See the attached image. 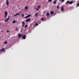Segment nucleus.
<instances>
[{
    "mask_svg": "<svg viewBox=\"0 0 79 79\" xmlns=\"http://www.w3.org/2000/svg\"><path fill=\"white\" fill-rule=\"evenodd\" d=\"M23 25H22V27H23L24 26V24H25V23L24 22H23L22 23Z\"/></svg>",
    "mask_w": 79,
    "mask_h": 79,
    "instance_id": "nucleus-10",
    "label": "nucleus"
},
{
    "mask_svg": "<svg viewBox=\"0 0 79 79\" xmlns=\"http://www.w3.org/2000/svg\"><path fill=\"white\" fill-rule=\"evenodd\" d=\"M44 18H41V20L42 21H44Z\"/></svg>",
    "mask_w": 79,
    "mask_h": 79,
    "instance_id": "nucleus-23",
    "label": "nucleus"
},
{
    "mask_svg": "<svg viewBox=\"0 0 79 79\" xmlns=\"http://www.w3.org/2000/svg\"><path fill=\"white\" fill-rule=\"evenodd\" d=\"M26 35H23V36L22 39H26Z\"/></svg>",
    "mask_w": 79,
    "mask_h": 79,
    "instance_id": "nucleus-4",
    "label": "nucleus"
},
{
    "mask_svg": "<svg viewBox=\"0 0 79 79\" xmlns=\"http://www.w3.org/2000/svg\"><path fill=\"white\" fill-rule=\"evenodd\" d=\"M63 10H64V8H63V6H62L61 8V11H63Z\"/></svg>",
    "mask_w": 79,
    "mask_h": 79,
    "instance_id": "nucleus-15",
    "label": "nucleus"
},
{
    "mask_svg": "<svg viewBox=\"0 0 79 79\" xmlns=\"http://www.w3.org/2000/svg\"><path fill=\"white\" fill-rule=\"evenodd\" d=\"M57 8H59V6H57Z\"/></svg>",
    "mask_w": 79,
    "mask_h": 79,
    "instance_id": "nucleus-27",
    "label": "nucleus"
},
{
    "mask_svg": "<svg viewBox=\"0 0 79 79\" xmlns=\"http://www.w3.org/2000/svg\"><path fill=\"white\" fill-rule=\"evenodd\" d=\"M19 13H18L17 14H15V15H14L13 16V17H14L15 16H16L18 15H19Z\"/></svg>",
    "mask_w": 79,
    "mask_h": 79,
    "instance_id": "nucleus-11",
    "label": "nucleus"
},
{
    "mask_svg": "<svg viewBox=\"0 0 79 79\" xmlns=\"http://www.w3.org/2000/svg\"><path fill=\"white\" fill-rule=\"evenodd\" d=\"M37 15H38V13H35V17H37Z\"/></svg>",
    "mask_w": 79,
    "mask_h": 79,
    "instance_id": "nucleus-14",
    "label": "nucleus"
},
{
    "mask_svg": "<svg viewBox=\"0 0 79 79\" xmlns=\"http://www.w3.org/2000/svg\"><path fill=\"white\" fill-rule=\"evenodd\" d=\"M31 21V19H29L26 20V22H28L29 21Z\"/></svg>",
    "mask_w": 79,
    "mask_h": 79,
    "instance_id": "nucleus-5",
    "label": "nucleus"
},
{
    "mask_svg": "<svg viewBox=\"0 0 79 79\" xmlns=\"http://www.w3.org/2000/svg\"><path fill=\"white\" fill-rule=\"evenodd\" d=\"M18 35L19 38H20V37H21V35L20 33L19 34H18Z\"/></svg>",
    "mask_w": 79,
    "mask_h": 79,
    "instance_id": "nucleus-8",
    "label": "nucleus"
},
{
    "mask_svg": "<svg viewBox=\"0 0 79 79\" xmlns=\"http://www.w3.org/2000/svg\"><path fill=\"white\" fill-rule=\"evenodd\" d=\"M36 10H39V9H38V8H37L36 9Z\"/></svg>",
    "mask_w": 79,
    "mask_h": 79,
    "instance_id": "nucleus-30",
    "label": "nucleus"
},
{
    "mask_svg": "<svg viewBox=\"0 0 79 79\" xmlns=\"http://www.w3.org/2000/svg\"><path fill=\"white\" fill-rule=\"evenodd\" d=\"M73 3V2L72 1H71V2H69V1H68L65 4L66 5H67V4H68V3H69V4H72Z\"/></svg>",
    "mask_w": 79,
    "mask_h": 79,
    "instance_id": "nucleus-1",
    "label": "nucleus"
},
{
    "mask_svg": "<svg viewBox=\"0 0 79 79\" xmlns=\"http://www.w3.org/2000/svg\"><path fill=\"white\" fill-rule=\"evenodd\" d=\"M7 32L8 33L9 32V31H7Z\"/></svg>",
    "mask_w": 79,
    "mask_h": 79,
    "instance_id": "nucleus-29",
    "label": "nucleus"
},
{
    "mask_svg": "<svg viewBox=\"0 0 79 79\" xmlns=\"http://www.w3.org/2000/svg\"><path fill=\"white\" fill-rule=\"evenodd\" d=\"M28 27V26L27 25H26L25 26V28H26L27 27Z\"/></svg>",
    "mask_w": 79,
    "mask_h": 79,
    "instance_id": "nucleus-19",
    "label": "nucleus"
},
{
    "mask_svg": "<svg viewBox=\"0 0 79 79\" xmlns=\"http://www.w3.org/2000/svg\"><path fill=\"white\" fill-rule=\"evenodd\" d=\"M22 30H23V29L21 28V31H22Z\"/></svg>",
    "mask_w": 79,
    "mask_h": 79,
    "instance_id": "nucleus-31",
    "label": "nucleus"
},
{
    "mask_svg": "<svg viewBox=\"0 0 79 79\" xmlns=\"http://www.w3.org/2000/svg\"><path fill=\"white\" fill-rule=\"evenodd\" d=\"M40 8V6H38V8Z\"/></svg>",
    "mask_w": 79,
    "mask_h": 79,
    "instance_id": "nucleus-26",
    "label": "nucleus"
},
{
    "mask_svg": "<svg viewBox=\"0 0 79 79\" xmlns=\"http://www.w3.org/2000/svg\"><path fill=\"white\" fill-rule=\"evenodd\" d=\"M5 51V48H2L0 52H4Z\"/></svg>",
    "mask_w": 79,
    "mask_h": 79,
    "instance_id": "nucleus-9",
    "label": "nucleus"
},
{
    "mask_svg": "<svg viewBox=\"0 0 79 79\" xmlns=\"http://www.w3.org/2000/svg\"><path fill=\"white\" fill-rule=\"evenodd\" d=\"M35 25L36 26H38V23H36L35 24Z\"/></svg>",
    "mask_w": 79,
    "mask_h": 79,
    "instance_id": "nucleus-22",
    "label": "nucleus"
},
{
    "mask_svg": "<svg viewBox=\"0 0 79 79\" xmlns=\"http://www.w3.org/2000/svg\"><path fill=\"white\" fill-rule=\"evenodd\" d=\"M64 0H62V2H64Z\"/></svg>",
    "mask_w": 79,
    "mask_h": 79,
    "instance_id": "nucleus-28",
    "label": "nucleus"
},
{
    "mask_svg": "<svg viewBox=\"0 0 79 79\" xmlns=\"http://www.w3.org/2000/svg\"><path fill=\"white\" fill-rule=\"evenodd\" d=\"M24 14H22L21 15L22 17H24Z\"/></svg>",
    "mask_w": 79,
    "mask_h": 79,
    "instance_id": "nucleus-21",
    "label": "nucleus"
},
{
    "mask_svg": "<svg viewBox=\"0 0 79 79\" xmlns=\"http://www.w3.org/2000/svg\"><path fill=\"white\" fill-rule=\"evenodd\" d=\"M48 1L49 2H52V0H48Z\"/></svg>",
    "mask_w": 79,
    "mask_h": 79,
    "instance_id": "nucleus-25",
    "label": "nucleus"
},
{
    "mask_svg": "<svg viewBox=\"0 0 79 79\" xmlns=\"http://www.w3.org/2000/svg\"><path fill=\"white\" fill-rule=\"evenodd\" d=\"M31 16V15H29L25 17V18H29V17L30 16Z\"/></svg>",
    "mask_w": 79,
    "mask_h": 79,
    "instance_id": "nucleus-6",
    "label": "nucleus"
},
{
    "mask_svg": "<svg viewBox=\"0 0 79 79\" xmlns=\"http://www.w3.org/2000/svg\"><path fill=\"white\" fill-rule=\"evenodd\" d=\"M46 15L47 16H48L49 15H50V14L49 13H48L46 14Z\"/></svg>",
    "mask_w": 79,
    "mask_h": 79,
    "instance_id": "nucleus-12",
    "label": "nucleus"
},
{
    "mask_svg": "<svg viewBox=\"0 0 79 79\" xmlns=\"http://www.w3.org/2000/svg\"><path fill=\"white\" fill-rule=\"evenodd\" d=\"M16 23V20H14L13 21V23Z\"/></svg>",
    "mask_w": 79,
    "mask_h": 79,
    "instance_id": "nucleus-20",
    "label": "nucleus"
},
{
    "mask_svg": "<svg viewBox=\"0 0 79 79\" xmlns=\"http://www.w3.org/2000/svg\"><path fill=\"white\" fill-rule=\"evenodd\" d=\"M79 6V2L77 4V6Z\"/></svg>",
    "mask_w": 79,
    "mask_h": 79,
    "instance_id": "nucleus-24",
    "label": "nucleus"
},
{
    "mask_svg": "<svg viewBox=\"0 0 79 79\" xmlns=\"http://www.w3.org/2000/svg\"><path fill=\"white\" fill-rule=\"evenodd\" d=\"M25 10H27L28 9V6H26L25 7Z\"/></svg>",
    "mask_w": 79,
    "mask_h": 79,
    "instance_id": "nucleus-13",
    "label": "nucleus"
},
{
    "mask_svg": "<svg viewBox=\"0 0 79 79\" xmlns=\"http://www.w3.org/2000/svg\"><path fill=\"white\" fill-rule=\"evenodd\" d=\"M56 0L54 1V5H55V4H56Z\"/></svg>",
    "mask_w": 79,
    "mask_h": 79,
    "instance_id": "nucleus-16",
    "label": "nucleus"
},
{
    "mask_svg": "<svg viewBox=\"0 0 79 79\" xmlns=\"http://www.w3.org/2000/svg\"><path fill=\"white\" fill-rule=\"evenodd\" d=\"M10 16H8V18L6 19V20H5V23H6V22H7V21H8V20L10 19Z\"/></svg>",
    "mask_w": 79,
    "mask_h": 79,
    "instance_id": "nucleus-2",
    "label": "nucleus"
},
{
    "mask_svg": "<svg viewBox=\"0 0 79 79\" xmlns=\"http://www.w3.org/2000/svg\"><path fill=\"white\" fill-rule=\"evenodd\" d=\"M7 43H8V42L7 41H5L4 42V44H7Z\"/></svg>",
    "mask_w": 79,
    "mask_h": 79,
    "instance_id": "nucleus-17",
    "label": "nucleus"
},
{
    "mask_svg": "<svg viewBox=\"0 0 79 79\" xmlns=\"http://www.w3.org/2000/svg\"><path fill=\"white\" fill-rule=\"evenodd\" d=\"M61 1H62V0H60V2H61Z\"/></svg>",
    "mask_w": 79,
    "mask_h": 79,
    "instance_id": "nucleus-32",
    "label": "nucleus"
},
{
    "mask_svg": "<svg viewBox=\"0 0 79 79\" xmlns=\"http://www.w3.org/2000/svg\"><path fill=\"white\" fill-rule=\"evenodd\" d=\"M6 5H9V2H8V0H6Z\"/></svg>",
    "mask_w": 79,
    "mask_h": 79,
    "instance_id": "nucleus-7",
    "label": "nucleus"
},
{
    "mask_svg": "<svg viewBox=\"0 0 79 79\" xmlns=\"http://www.w3.org/2000/svg\"><path fill=\"white\" fill-rule=\"evenodd\" d=\"M5 18H6V16L8 15V12H7V11H5Z\"/></svg>",
    "mask_w": 79,
    "mask_h": 79,
    "instance_id": "nucleus-3",
    "label": "nucleus"
},
{
    "mask_svg": "<svg viewBox=\"0 0 79 79\" xmlns=\"http://www.w3.org/2000/svg\"><path fill=\"white\" fill-rule=\"evenodd\" d=\"M53 13H54V12H53V11H52L50 13L51 15H53Z\"/></svg>",
    "mask_w": 79,
    "mask_h": 79,
    "instance_id": "nucleus-18",
    "label": "nucleus"
}]
</instances>
